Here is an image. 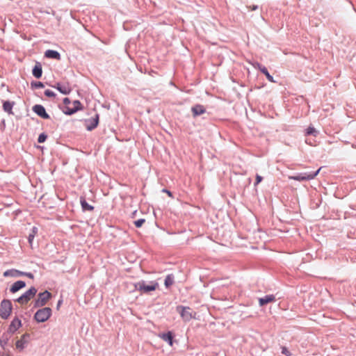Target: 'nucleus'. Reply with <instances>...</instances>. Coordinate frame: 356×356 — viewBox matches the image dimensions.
<instances>
[{"label":"nucleus","instance_id":"19","mask_svg":"<svg viewBox=\"0 0 356 356\" xmlns=\"http://www.w3.org/2000/svg\"><path fill=\"white\" fill-rule=\"evenodd\" d=\"M74 108H67V111L65 112V113L68 115H72L76 111L81 109V103L79 101H74Z\"/></svg>","mask_w":356,"mask_h":356},{"label":"nucleus","instance_id":"21","mask_svg":"<svg viewBox=\"0 0 356 356\" xmlns=\"http://www.w3.org/2000/svg\"><path fill=\"white\" fill-rule=\"evenodd\" d=\"M13 105H14V102H10L9 101H6L3 104V110L6 112L8 113L9 114H11V113H13L12 109H13Z\"/></svg>","mask_w":356,"mask_h":356},{"label":"nucleus","instance_id":"32","mask_svg":"<svg viewBox=\"0 0 356 356\" xmlns=\"http://www.w3.org/2000/svg\"><path fill=\"white\" fill-rule=\"evenodd\" d=\"M34 86L35 88H43L44 85L42 82H36L34 83Z\"/></svg>","mask_w":356,"mask_h":356},{"label":"nucleus","instance_id":"28","mask_svg":"<svg viewBox=\"0 0 356 356\" xmlns=\"http://www.w3.org/2000/svg\"><path fill=\"white\" fill-rule=\"evenodd\" d=\"M145 219H139L134 222V225L136 227H140L145 223Z\"/></svg>","mask_w":356,"mask_h":356},{"label":"nucleus","instance_id":"2","mask_svg":"<svg viewBox=\"0 0 356 356\" xmlns=\"http://www.w3.org/2000/svg\"><path fill=\"white\" fill-rule=\"evenodd\" d=\"M51 315V309L49 307H44L39 309L35 314L34 318L37 322L43 323L47 321Z\"/></svg>","mask_w":356,"mask_h":356},{"label":"nucleus","instance_id":"5","mask_svg":"<svg viewBox=\"0 0 356 356\" xmlns=\"http://www.w3.org/2000/svg\"><path fill=\"white\" fill-rule=\"evenodd\" d=\"M36 293L37 289L35 287H31L22 295L17 301L21 305H25L35 296Z\"/></svg>","mask_w":356,"mask_h":356},{"label":"nucleus","instance_id":"25","mask_svg":"<svg viewBox=\"0 0 356 356\" xmlns=\"http://www.w3.org/2000/svg\"><path fill=\"white\" fill-rule=\"evenodd\" d=\"M16 271L15 269L8 270L3 273L4 277H16Z\"/></svg>","mask_w":356,"mask_h":356},{"label":"nucleus","instance_id":"20","mask_svg":"<svg viewBox=\"0 0 356 356\" xmlns=\"http://www.w3.org/2000/svg\"><path fill=\"white\" fill-rule=\"evenodd\" d=\"M90 122L91 123L90 124L87 125V129L90 131V130H92L93 129H95V127H97V126L98 125V123H99V116H98V115H97L95 116V118H92L91 120H90Z\"/></svg>","mask_w":356,"mask_h":356},{"label":"nucleus","instance_id":"15","mask_svg":"<svg viewBox=\"0 0 356 356\" xmlns=\"http://www.w3.org/2000/svg\"><path fill=\"white\" fill-rule=\"evenodd\" d=\"M257 67L264 74H265V76H266V79L270 81V82H272V83H275V81L274 80L273 77L269 74V72H268L267 69L261 65L260 64L257 63Z\"/></svg>","mask_w":356,"mask_h":356},{"label":"nucleus","instance_id":"38","mask_svg":"<svg viewBox=\"0 0 356 356\" xmlns=\"http://www.w3.org/2000/svg\"><path fill=\"white\" fill-rule=\"evenodd\" d=\"M257 9V6H254L252 8V10H256Z\"/></svg>","mask_w":356,"mask_h":356},{"label":"nucleus","instance_id":"11","mask_svg":"<svg viewBox=\"0 0 356 356\" xmlns=\"http://www.w3.org/2000/svg\"><path fill=\"white\" fill-rule=\"evenodd\" d=\"M159 337L163 341L168 342L170 346H172V345H173V334H172V332L169 331L166 333H161L159 335Z\"/></svg>","mask_w":356,"mask_h":356},{"label":"nucleus","instance_id":"8","mask_svg":"<svg viewBox=\"0 0 356 356\" xmlns=\"http://www.w3.org/2000/svg\"><path fill=\"white\" fill-rule=\"evenodd\" d=\"M30 339L29 334L25 333L24 334L21 338L17 340L15 343V346L17 350L22 351L26 346L28 344Z\"/></svg>","mask_w":356,"mask_h":356},{"label":"nucleus","instance_id":"35","mask_svg":"<svg viewBox=\"0 0 356 356\" xmlns=\"http://www.w3.org/2000/svg\"><path fill=\"white\" fill-rule=\"evenodd\" d=\"M63 103H64L65 105H67V104H69V103H70V99H69L68 98H67V97H66V98H65V99H63Z\"/></svg>","mask_w":356,"mask_h":356},{"label":"nucleus","instance_id":"33","mask_svg":"<svg viewBox=\"0 0 356 356\" xmlns=\"http://www.w3.org/2000/svg\"><path fill=\"white\" fill-rule=\"evenodd\" d=\"M24 275H26L30 278H33V275L31 273H24Z\"/></svg>","mask_w":356,"mask_h":356},{"label":"nucleus","instance_id":"37","mask_svg":"<svg viewBox=\"0 0 356 356\" xmlns=\"http://www.w3.org/2000/svg\"><path fill=\"white\" fill-rule=\"evenodd\" d=\"M62 302V300H59L57 305V307L58 308Z\"/></svg>","mask_w":356,"mask_h":356},{"label":"nucleus","instance_id":"26","mask_svg":"<svg viewBox=\"0 0 356 356\" xmlns=\"http://www.w3.org/2000/svg\"><path fill=\"white\" fill-rule=\"evenodd\" d=\"M307 135H316L317 131L315 129V128H314L313 127H309L307 129Z\"/></svg>","mask_w":356,"mask_h":356},{"label":"nucleus","instance_id":"3","mask_svg":"<svg viewBox=\"0 0 356 356\" xmlns=\"http://www.w3.org/2000/svg\"><path fill=\"white\" fill-rule=\"evenodd\" d=\"M177 310L179 312L181 318L185 321H189L195 318L196 313L193 312L188 307L179 306Z\"/></svg>","mask_w":356,"mask_h":356},{"label":"nucleus","instance_id":"30","mask_svg":"<svg viewBox=\"0 0 356 356\" xmlns=\"http://www.w3.org/2000/svg\"><path fill=\"white\" fill-rule=\"evenodd\" d=\"M282 353L284 354V355H286L288 356L290 355L289 351L288 350V349L285 346L282 347Z\"/></svg>","mask_w":356,"mask_h":356},{"label":"nucleus","instance_id":"29","mask_svg":"<svg viewBox=\"0 0 356 356\" xmlns=\"http://www.w3.org/2000/svg\"><path fill=\"white\" fill-rule=\"evenodd\" d=\"M44 95L49 97H54L56 96V94L50 90H46L44 91Z\"/></svg>","mask_w":356,"mask_h":356},{"label":"nucleus","instance_id":"34","mask_svg":"<svg viewBox=\"0 0 356 356\" xmlns=\"http://www.w3.org/2000/svg\"><path fill=\"white\" fill-rule=\"evenodd\" d=\"M15 271H16V273H16V277H17V276H19V275H24V273H23V272H21V271L17 270H15Z\"/></svg>","mask_w":356,"mask_h":356},{"label":"nucleus","instance_id":"4","mask_svg":"<svg viewBox=\"0 0 356 356\" xmlns=\"http://www.w3.org/2000/svg\"><path fill=\"white\" fill-rule=\"evenodd\" d=\"M12 304L10 300H4L1 302L0 305V316L6 319L11 313Z\"/></svg>","mask_w":356,"mask_h":356},{"label":"nucleus","instance_id":"18","mask_svg":"<svg viewBox=\"0 0 356 356\" xmlns=\"http://www.w3.org/2000/svg\"><path fill=\"white\" fill-rule=\"evenodd\" d=\"M42 66L40 63H37L33 69V75L35 78L39 79L42 76Z\"/></svg>","mask_w":356,"mask_h":356},{"label":"nucleus","instance_id":"27","mask_svg":"<svg viewBox=\"0 0 356 356\" xmlns=\"http://www.w3.org/2000/svg\"><path fill=\"white\" fill-rule=\"evenodd\" d=\"M47 138V136L45 134L42 133L39 135L38 142L40 143H44L46 140Z\"/></svg>","mask_w":356,"mask_h":356},{"label":"nucleus","instance_id":"22","mask_svg":"<svg viewBox=\"0 0 356 356\" xmlns=\"http://www.w3.org/2000/svg\"><path fill=\"white\" fill-rule=\"evenodd\" d=\"M81 204L84 211H92L94 207L90 205L84 198H81Z\"/></svg>","mask_w":356,"mask_h":356},{"label":"nucleus","instance_id":"6","mask_svg":"<svg viewBox=\"0 0 356 356\" xmlns=\"http://www.w3.org/2000/svg\"><path fill=\"white\" fill-rule=\"evenodd\" d=\"M51 294L47 291H45L42 293H40L38 296L37 299L35 301V307H39L44 306L51 298Z\"/></svg>","mask_w":356,"mask_h":356},{"label":"nucleus","instance_id":"9","mask_svg":"<svg viewBox=\"0 0 356 356\" xmlns=\"http://www.w3.org/2000/svg\"><path fill=\"white\" fill-rule=\"evenodd\" d=\"M54 87L64 95H68L72 91V88L68 83H57Z\"/></svg>","mask_w":356,"mask_h":356},{"label":"nucleus","instance_id":"7","mask_svg":"<svg viewBox=\"0 0 356 356\" xmlns=\"http://www.w3.org/2000/svg\"><path fill=\"white\" fill-rule=\"evenodd\" d=\"M321 168L315 172L314 173H309V174H304V175H298L296 176H291L289 177V179H294L296 181H305V180H310L314 179L319 172L321 170Z\"/></svg>","mask_w":356,"mask_h":356},{"label":"nucleus","instance_id":"31","mask_svg":"<svg viewBox=\"0 0 356 356\" xmlns=\"http://www.w3.org/2000/svg\"><path fill=\"white\" fill-rule=\"evenodd\" d=\"M262 179H263L262 177H261V176H260V175H257V176H256L255 185L259 184L262 181Z\"/></svg>","mask_w":356,"mask_h":356},{"label":"nucleus","instance_id":"13","mask_svg":"<svg viewBox=\"0 0 356 356\" xmlns=\"http://www.w3.org/2000/svg\"><path fill=\"white\" fill-rule=\"evenodd\" d=\"M21 321L18 318H15L12 321L8 330L10 332L13 333L17 331L21 327Z\"/></svg>","mask_w":356,"mask_h":356},{"label":"nucleus","instance_id":"10","mask_svg":"<svg viewBox=\"0 0 356 356\" xmlns=\"http://www.w3.org/2000/svg\"><path fill=\"white\" fill-rule=\"evenodd\" d=\"M33 111L40 117L44 118V119H49V115L47 113L45 108L42 105H35L33 107Z\"/></svg>","mask_w":356,"mask_h":356},{"label":"nucleus","instance_id":"23","mask_svg":"<svg viewBox=\"0 0 356 356\" xmlns=\"http://www.w3.org/2000/svg\"><path fill=\"white\" fill-rule=\"evenodd\" d=\"M174 283V276L172 275H168L165 279V286L168 288Z\"/></svg>","mask_w":356,"mask_h":356},{"label":"nucleus","instance_id":"17","mask_svg":"<svg viewBox=\"0 0 356 356\" xmlns=\"http://www.w3.org/2000/svg\"><path fill=\"white\" fill-rule=\"evenodd\" d=\"M45 56L49 58H53L56 60H60V54L54 50H47L45 51L44 54Z\"/></svg>","mask_w":356,"mask_h":356},{"label":"nucleus","instance_id":"16","mask_svg":"<svg viewBox=\"0 0 356 356\" xmlns=\"http://www.w3.org/2000/svg\"><path fill=\"white\" fill-rule=\"evenodd\" d=\"M26 286V284L24 281H17L15 282L11 286L10 288V291L12 293H15L17 291H18L19 289L25 287Z\"/></svg>","mask_w":356,"mask_h":356},{"label":"nucleus","instance_id":"36","mask_svg":"<svg viewBox=\"0 0 356 356\" xmlns=\"http://www.w3.org/2000/svg\"><path fill=\"white\" fill-rule=\"evenodd\" d=\"M164 191L170 196L172 197V193L169 191L164 190Z\"/></svg>","mask_w":356,"mask_h":356},{"label":"nucleus","instance_id":"12","mask_svg":"<svg viewBox=\"0 0 356 356\" xmlns=\"http://www.w3.org/2000/svg\"><path fill=\"white\" fill-rule=\"evenodd\" d=\"M275 301V297L274 295H267L264 298H260L259 299V302L260 306H264L268 303L273 302Z\"/></svg>","mask_w":356,"mask_h":356},{"label":"nucleus","instance_id":"24","mask_svg":"<svg viewBox=\"0 0 356 356\" xmlns=\"http://www.w3.org/2000/svg\"><path fill=\"white\" fill-rule=\"evenodd\" d=\"M36 234H37V228L33 227L32 229V233H31L28 237V240H29V243L30 245H32L33 238Z\"/></svg>","mask_w":356,"mask_h":356},{"label":"nucleus","instance_id":"14","mask_svg":"<svg viewBox=\"0 0 356 356\" xmlns=\"http://www.w3.org/2000/svg\"><path fill=\"white\" fill-rule=\"evenodd\" d=\"M193 115L196 117L205 113V108L202 105H195L191 108Z\"/></svg>","mask_w":356,"mask_h":356},{"label":"nucleus","instance_id":"1","mask_svg":"<svg viewBox=\"0 0 356 356\" xmlns=\"http://www.w3.org/2000/svg\"><path fill=\"white\" fill-rule=\"evenodd\" d=\"M134 288L136 291L141 293H149L154 291L159 288V283L156 281H152L149 284H147L145 282H139L134 284Z\"/></svg>","mask_w":356,"mask_h":356}]
</instances>
